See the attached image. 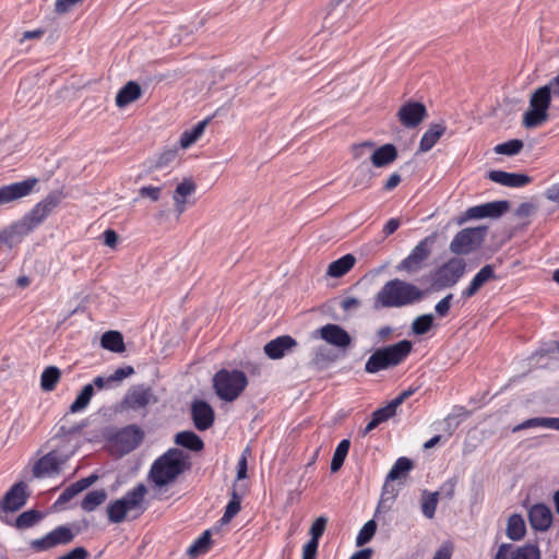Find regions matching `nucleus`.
Returning <instances> with one entry per match:
<instances>
[{
    "label": "nucleus",
    "instance_id": "obj_1",
    "mask_svg": "<svg viewBox=\"0 0 559 559\" xmlns=\"http://www.w3.org/2000/svg\"><path fill=\"white\" fill-rule=\"evenodd\" d=\"M424 292L416 285L400 278L388 281L373 299L376 310L382 308H402L420 301Z\"/></svg>",
    "mask_w": 559,
    "mask_h": 559
},
{
    "label": "nucleus",
    "instance_id": "obj_2",
    "mask_svg": "<svg viewBox=\"0 0 559 559\" xmlns=\"http://www.w3.org/2000/svg\"><path fill=\"white\" fill-rule=\"evenodd\" d=\"M190 466L189 456L183 451L170 448L153 462L148 472V479L156 487L162 488L174 483Z\"/></svg>",
    "mask_w": 559,
    "mask_h": 559
},
{
    "label": "nucleus",
    "instance_id": "obj_3",
    "mask_svg": "<svg viewBox=\"0 0 559 559\" xmlns=\"http://www.w3.org/2000/svg\"><path fill=\"white\" fill-rule=\"evenodd\" d=\"M413 349V343L402 340L395 344L376 349L365 365V371L377 373L403 362Z\"/></svg>",
    "mask_w": 559,
    "mask_h": 559
},
{
    "label": "nucleus",
    "instance_id": "obj_4",
    "mask_svg": "<svg viewBox=\"0 0 559 559\" xmlns=\"http://www.w3.org/2000/svg\"><path fill=\"white\" fill-rule=\"evenodd\" d=\"M146 493V486L140 483L133 489L127 491L122 498L111 501L107 506L109 522L114 524L123 522L127 513L132 510H139L141 514L145 510L143 501Z\"/></svg>",
    "mask_w": 559,
    "mask_h": 559
},
{
    "label": "nucleus",
    "instance_id": "obj_5",
    "mask_svg": "<svg viewBox=\"0 0 559 559\" xmlns=\"http://www.w3.org/2000/svg\"><path fill=\"white\" fill-rule=\"evenodd\" d=\"M248 385L243 371L221 369L213 378V386L217 396L226 402L235 401Z\"/></svg>",
    "mask_w": 559,
    "mask_h": 559
},
{
    "label": "nucleus",
    "instance_id": "obj_6",
    "mask_svg": "<svg viewBox=\"0 0 559 559\" xmlns=\"http://www.w3.org/2000/svg\"><path fill=\"white\" fill-rule=\"evenodd\" d=\"M554 95L551 84L538 87L531 96L530 108L523 116V124L526 128H536L548 120V108Z\"/></svg>",
    "mask_w": 559,
    "mask_h": 559
},
{
    "label": "nucleus",
    "instance_id": "obj_7",
    "mask_svg": "<svg viewBox=\"0 0 559 559\" xmlns=\"http://www.w3.org/2000/svg\"><path fill=\"white\" fill-rule=\"evenodd\" d=\"M64 194L60 190L49 192L38 202L20 222V226L26 231L37 228L61 203Z\"/></svg>",
    "mask_w": 559,
    "mask_h": 559
},
{
    "label": "nucleus",
    "instance_id": "obj_8",
    "mask_svg": "<svg viewBox=\"0 0 559 559\" xmlns=\"http://www.w3.org/2000/svg\"><path fill=\"white\" fill-rule=\"evenodd\" d=\"M465 271L466 262L462 258H451L431 272V285L435 290L453 287Z\"/></svg>",
    "mask_w": 559,
    "mask_h": 559
},
{
    "label": "nucleus",
    "instance_id": "obj_9",
    "mask_svg": "<svg viewBox=\"0 0 559 559\" xmlns=\"http://www.w3.org/2000/svg\"><path fill=\"white\" fill-rule=\"evenodd\" d=\"M435 240V235H430L421 239L412 249L411 253L396 265V270L399 272L415 274L425 269L428 265V260L431 255Z\"/></svg>",
    "mask_w": 559,
    "mask_h": 559
},
{
    "label": "nucleus",
    "instance_id": "obj_10",
    "mask_svg": "<svg viewBox=\"0 0 559 559\" xmlns=\"http://www.w3.org/2000/svg\"><path fill=\"white\" fill-rule=\"evenodd\" d=\"M488 228L486 226L467 227L453 237L450 251L457 255H466L479 249L485 241Z\"/></svg>",
    "mask_w": 559,
    "mask_h": 559
},
{
    "label": "nucleus",
    "instance_id": "obj_11",
    "mask_svg": "<svg viewBox=\"0 0 559 559\" xmlns=\"http://www.w3.org/2000/svg\"><path fill=\"white\" fill-rule=\"evenodd\" d=\"M144 430L135 424L128 425L108 435V440L115 443L122 453H130L136 449L144 439Z\"/></svg>",
    "mask_w": 559,
    "mask_h": 559
},
{
    "label": "nucleus",
    "instance_id": "obj_12",
    "mask_svg": "<svg viewBox=\"0 0 559 559\" xmlns=\"http://www.w3.org/2000/svg\"><path fill=\"white\" fill-rule=\"evenodd\" d=\"M75 537V533L66 525H60L46 534L44 537L31 542L35 551H45L59 545H68Z\"/></svg>",
    "mask_w": 559,
    "mask_h": 559
},
{
    "label": "nucleus",
    "instance_id": "obj_13",
    "mask_svg": "<svg viewBox=\"0 0 559 559\" xmlns=\"http://www.w3.org/2000/svg\"><path fill=\"white\" fill-rule=\"evenodd\" d=\"M68 456H60L57 450H51L33 465L32 472L35 478H45L58 475Z\"/></svg>",
    "mask_w": 559,
    "mask_h": 559
},
{
    "label": "nucleus",
    "instance_id": "obj_14",
    "mask_svg": "<svg viewBox=\"0 0 559 559\" xmlns=\"http://www.w3.org/2000/svg\"><path fill=\"white\" fill-rule=\"evenodd\" d=\"M510 209V202L507 200L492 201L480 205L472 206L466 210L462 222L467 219H479L485 217L497 218L502 216Z\"/></svg>",
    "mask_w": 559,
    "mask_h": 559
},
{
    "label": "nucleus",
    "instance_id": "obj_15",
    "mask_svg": "<svg viewBox=\"0 0 559 559\" xmlns=\"http://www.w3.org/2000/svg\"><path fill=\"white\" fill-rule=\"evenodd\" d=\"M157 402L158 399L154 394L152 388L145 384L131 386L123 399V403L127 405V407L133 411H139L150 404H155Z\"/></svg>",
    "mask_w": 559,
    "mask_h": 559
},
{
    "label": "nucleus",
    "instance_id": "obj_16",
    "mask_svg": "<svg viewBox=\"0 0 559 559\" xmlns=\"http://www.w3.org/2000/svg\"><path fill=\"white\" fill-rule=\"evenodd\" d=\"M493 559H540L537 544L527 543L515 547L513 544H501Z\"/></svg>",
    "mask_w": 559,
    "mask_h": 559
},
{
    "label": "nucleus",
    "instance_id": "obj_17",
    "mask_svg": "<svg viewBox=\"0 0 559 559\" xmlns=\"http://www.w3.org/2000/svg\"><path fill=\"white\" fill-rule=\"evenodd\" d=\"M37 183L38 179L32 177L20 182L2 186L0 188V205L8 204L31 194Z\"/></svg>",
    "mask_w": 559,
    "mask_h": 559
},
{
    "label": "nucleus",
    "instance_id": "obj_18",
    "mask_svg": "<svg viewBox=\"0 0 559 559\" xmlns=\"http://www.w3.org/2000/svg\"><path fill=\"white\" fill-rule=\"evenodd\" d=\"M427 117V108L423 103L408 100L397 111L400 122L408 128H416Z\"/></svg>",
    "mask_w": 559,
    "mask_h": 559
},
{
    "label": "nucleus",
    "instance_id": "obj_19",
    "mask_svg": "<svg viewBox=\"0 0 559 559\" xmlns=\"http://www.w3.org/2000/svg\"><path fill=\"white\" fill-rule=\"evenodd\" d=\"M190 412L193 425L199 431H205L213 426L215 412L206 401L194 400L191 403Z\"/></svg>",
    "mask_w": 559,
    "mask_h": 559
},
{
    "label": "nucleus",
    "instance_id": "obj_20",
    "mask_svg": "<svg viewBox=\"0 0 559 559\" xmlns=\"http://www.w3.org/2000/svg\"><path fill=\"white\" fill-rule=\"evenodd\" d=\"M27 485L24 481L14 484L0 500V509L5 512H15L23 508L27 501Z\"/></svg>",
    "mask_w": 559,
    "mask_h": 559
},
{
    "label": "nucleus",
    "instance_id": "obj_21",
    "mask_svg": "<svg viewBox=\"0 0 559 559\" xmlns=\"http://www.w3.org/2000/svg\"><path fill=\"white\" fill-rule=\"evenodd\" d=\"M554 521L550 508L545 503H535L528 510V522L531 527L537 532L548 531Z\"/></svg>",
    "mask_w": 559,
    "mask_h": 559
},
{
    "label": "nucleus",
    "instance_id": "obj_22",
    "mask_svg": "<svg viewBox=\"0 0 559 559\" xmlns=\"http://www.w3.org/2000/svg\"><path fill=\"white\" fill-rule=\"evenodd\" d=\"M328 518L319 516L311 524L309 534L310 539L305 544L302 548V559H317L319 540L322 537L326 528Z\"/></svg>",
    "mask_w": 559,
    "mask_h": 559
},
{
    "label": "nucleus",
    "instance_id": "obj_23",
    "mask_svg": "<svg viewBox=\"0 0 559 559\" xmlns=\"http://www.w3.org/2000/svg\"><path fill=\"white\" fill-rule=\"evenodd\" d=\"M319 332L322 340L338 348H346L352 343V337L348 332L338 324H325Z\"/></svg>",
    "mask_w": 559,
    "mask_h": 559
},
{
    "label": "nucleus",
    "instance_id": "obj_24",
    "mask_svg": "<svg viewBox=\"0 0 559 559\" xmlns=\"http://www.w3.org/2000/svg\"><path fill=\"white\" fill-rule=\"evenodd\" d=\"M487 177L496 183L510 188L524 187L533 180L532 177L525 174L508 173L503 170H490Z\"/></svg>",
    "mask_w": 559,
    "mask_h": 559
},
{
    "label": "nucleus",
    "instance_id": "obj_25",
    "mask_svg": "<svg viewBox=\"0 0 559 559\" xmlns=\"http://www.w3.org/2000/svg\"><path fill=\"white\" fill-rule=\"evenodd\" d=\"M495 267L491 264L484 265L473 277L469 285L462 290V298L468 299L475 296L478 290L489 281L497 280Z\"/></svg>",
    "mask_w": 559,
    "mask_h": 559
},
{
    "label": "nucleus",
    "instance_id": "obj_26",
    "mask_svg": "<svg viewBox=\"0 0 559 559\" xmlns=\"http://www.w3.org/2000/svg\"><path fill=\"white\" fill-rule=\"evenodd\" d=\"M297 342L290 335L278 336L264 345V353L271 359H281L285 354L294 348Z\"/></svg>",
    "mask_w": 559,
    "mask_h": 559
},
{
    "label": "nucleus",
    "instance_id": "obj_27",
    "mask_svg": "<svg viewBox=\"0 0 559 559\" xmlns=\"http://www.w3.org/2000/svg\"><path fill=\"white\" fill-rule=\"evenodd\" d=\"M142 88L135 81H129L124 84L116 95V106L124 108L131 103L138 100L142 96Z\"/></svg>",
    "mask_w": 559,
    "mask_h": 559
},
{
    "label": "nucleus",
    "instance_id": "obj_28",
    "mask_svg": "<svg viewBox=\"0 0 559 559\" xmlns=\"http://www.w3.org/2000/svg\"><path fill=\"white\" fill-rule=\"evenodd\" d=\"M445 130L447 127L444 122L431 123L420 139L417 153H426L430 151L444 134Z\"/></svg>",
    "mask_w": 559,
    "mask_h": 559
},
{
    "label": "nucleus",
    "instance_id": "obj_29",
    "mask_svg": "<svg viewBox=\"0 0 559 559\" xmlns=\"http://www.w3.org/2000/svg\"><path fill=\"white\" fill-rule=\"evenodd\" d=\"M397 148L395 145L388 143L373 150L370 160L374 167L381 168L390 165L397 158Z\"/></svg>",
    "mask_w": 559,
    "mask_h": 559
},
{
    "label": "nucleus",
    "instance_id": "obj_30",
    "mask_svg": "<svg viewBox=\"0 0 559 559\" xmlns=\"http://www.w3.org/2000/svg\"><path fill=\"white\" fill-rule=\"evenodd\" d=\"M356 258L352 253H347L329 264L326 274L331 277H342L348 273L355 265Z\"/></svg>",
    "mask_w": 559,
    "mask_h": 559
},
{
    "label": "nucleus",
    "instance_id": "obj_31",
    "mask_svg": "<svg viewBox=\"0 0 559 559\" xmlns=\"http://www.w3.org/2000/svg\"><path fill=\"white\" fill-rule=\"evenodd\" d=\"M536 427L559 430V417H533L515 425L512 428V432H519L521 430Z\"/></svg>",
    "mask_w": 559,
    "mask_h": 559
},
{
    "label": "nucleus",
    "instance_id": "obj_32",
    "mask_svg": "<svg viewBox=\"0 0 559 559\" xmlns=\"http://www.w3.org/2000/svg\"><path fill=\"white\" fill-rule=\"evenodd\" d=\"M175 443L190 451L199 452L204 449V442L195 432L183 430L175 436Z\"/></svg>",
    "mask_w": 559,
    "mask_h": 559
},
{
    "label": "nucleus",
    "instance_id": "obj_33",
    "mask_svg": "<svg viewBox=\"0 0 559 559\" xmlns=\"http://www.w3.org/2000/svg\"><path fill=\"white\" fill-rule=\"evenodd\" d=\"M392 480L384 481L380 500L377 506L376 515L381 512H388L392 509L393 503L399 495V489L391 484Z\"/></svg>",
    "mask_w": 559,
    "mask_h": 559
},
{
    "label": "nucleus",
    "instance_id": "obj_34",
    "mask_svg": "<svg viewBox=\"0 0 559 559\" xmlns=\"http://www.w3.org/2000/svg\"><path fill=\"white\" fill-rule=\"evenodd\" d=\"M526 525L521 514L513 513L509 516L506 534L511 540H520L525 536Z\"/></svg>",
    "mask_w": 559,
    "mask_h": 559
},
{
    "label": "nucleus",
    "instance_id": "obj_35",
    "mask_svg": "<svg viewBox=\"0 0 559 559\" xmlns=\"http://www.w3.org/2000/svg\"><path fill=\"white\" fill-rule=\"evenodd\" d=\"M100 345L112 353H122L126 349L123 336L118 331H107L102 335Z\"/></svg>",
    "mask_w": 559,
    "mask_h": 559
},
{
    "label": "nucleus",
    "instance_id": "obj_36",
    "mask_svg": "<svg viewBox=\"0 0 559 559\" xmlns=\"http://www.w3.org/2000/svg\"><path fill=\"white\" fill-rule=\"evenodd\" d=\"M61 378V371L56 366H48L40 376V388L45 392H51L56 389Z\"/></svg>",
    "mask_w": 559,
    "mask_h": 559
},
{
    "label": "nucleus",
    "instance_id": "obj_37",
    "mask_svg": "<svg viewBox=\"0 0 559 559\" xmlns=\"http://www.w3.org/2000/svg\"><path fill=\"white\" fill-rule=\"evenodd\" d=\"M413 467L414 463L411 459L405 456L399 457L388 473L386 480H399L404 478L413 469Z\"/></svg>",
    "mask_w": 559,
    "mask_h": 559
},
{
    "label": "nucleus",
    "instance_id": "obj_38",
    "mask_svg": "<svg viewBox=\"0 0 559 559\" xmlns=\"http://www.w3.org/2000/svg\"><path fill=\"white\" fill-rule=\"evenodd\" d=\"M177 155L178 150L176 147L164 150L156 157L148 160V171L158 170L168 166L176 159Z\"/></svg>",
    "mask_w": 559,
    "mask_h": 559
},
{
    "label": "nucleus",
    "instance_id": "obj_39",
    "mask_svg": "<svg viewBox=\"0 0 559 559\" xmlns=\"http://www.w3.org/2000/svg\"><path fill=\"white\" fill-rule=\"evenodd\" d=\"M211 118H206L198 122L190 130H186L180 138V145L183 148L191 146L203 134L205 127L210 122Z\"/></svg>",
    "mask_w": 559,
    "mask_h": 559
},
{
    "label": "nucleus",
    "instance_id": "obj_40",
    "mask_svg": "<svg viewBox=\"0 0 559 559\" xmlns=\"http://www.w3.org/2000/svg\"><path fill=\"white\" fill-rule=\"evenodd\" d=\"M107 499V492L105 489H98L90 491L85 495L81 501V508L86 512L94 511L97 507L103 504Z\"/></svg>",
    "mask_w": 559,
    "mask_h": 559
},
{
    "label": "nucleus",
    "instance_id": "obj_41",
    "mask_svg": "<svg viewBox=\"0 0 559 559\" xmlns=\"http://www.w3.org/2000/svg\"><path fill=\"white\" fill-rule=\"evenodd\" d=\"M349 448L350 441L348 439H343L337 444L330 465V469L332 473H336L341 469L348 454Z\"/></svg>",
    "mask_w": 559,
    "mask_h": 559
},
{
    "label": "nucleus",
    "instance_id": "obj_42",
    "mask_svg": "<svg viewBox=\"0 0 559 559\" xmlns=\"http://www.w3.org/2000/svg\"><path fill=\"white\" fill-rule=\"evenodd\" d=\"M44 518L43 513L37 510H28L21 513L15 520V526L19 530L33 527Z\"/></svg>",
    "mask_w": 559,
    "mask_h": 559
},
{
    "label": "nucleus",
    "instance_id": "obj_43",
    "mask_svg": "<svg viewBox=\"0 0 559 559\" xmlns=\"http://www.w3.org/2000/svg\"><path fill=\"white\" fill-rule=\"evenodd\" d=\"M438 496L439 492H428L425 490L421 496V512L427 519H432L436 514L437 506H438Z\"/></svg>",
    "mask_w": 559,
    "mask_h": 559
},
{
    "label": "nucleus",
    "instance_id": "obj_44",
    "mask_svg": "<svg viewBox=\"0 0 559 559\" xmlns=\"http://www.w3.org/2000/svg\"><path fill=\"white\" fill-rule=\"evenodd\" d=\"M93 395H94L93 384L84 385L83 389L81 390V392L78 394L74 402L71 404L70 412L78 413V412L84 409L85 407H87Z\"/></svg>",
    "mask_w": 559,
    "mask_h": 559
},
{
    "label": "nucleus",
    "instance_id": "obj_45",
    "mask_svg": "<svg viewBox=\"0 0 559 559\" xmlns=\"http://www.w3.org/2000/svg\"><path fill=\"white\" fill-rule=\"evenodd\" d=\"M241 509V496L234 488L231 491V499L225 508V512L221 519L223 524L229 523Z\"/></svg>",
    "mask_w": 559,
    "mask_h": 559
},
{
    "label": "nucleus",
    "instance_id": "obj_46",
    "mask_svg": "<svg viewBox=\"0 0 559 559\" xmlns=\"http://www.w3.org/2000/svg\"><path fill=\"white\" fill-rule=\"evenodd\" d=\"M373 173L368 167L367 162H362L356 169L354 187L367 189L371 186Z\"/></svg>",
    "mask_w": 559,
    "mask_h": 559
},
{
    "label": "nucleus",
    "instance_id": "obj_47",
    "mask_svg": "<svg viewBox=\"0 0 559 559\" xmlns=\"http://www.w3.org/2000/svg\"><path fill=\"white\" fill-rule=\"evenodd\" d=\"M524 146V143L522 140L513 139L509 140L507 142L497 144L493 147L495 153L500 155H507V156H514L519 154Z\"/></svg>",
    "mask_w": 559,
    "mask_h": 559
},
{
    "label": "nucleus",
    "instance_id": "obj_48",
    "mask_svg": "<svg viewBox=\"0 0 559 559\" xmlns=\"http://www.w3.org/2000/svg\"><path fill=\"white\" fill-rule=\"evenodd\" d=\"M211 544V533L205 531L194 543L188 548L187 554L191 557H197L207 551Z\"/></svg>",
    "mask_w": 559,
    "mask_h": 559
},
{
    "label": "nucleus",
    "instance_id": "obj_49",
    "mask_svg": "<svg viewBox=\"0 0 559 559\" xmlns=\"http://www.w3.org/2000/svg\"><path fill=\"white\" fill-rule=\"evenodd\" d=\"M433 325V316L430 313L417 317L412 323V331L415 335H424L430 331Z\"/></svg>",
    "mask_w": 559,
    "mask_h": 559
},
{
    "label": "nucleus",
    "instance_id": "obj_50",
    "mask_svg": "<svg viewBox=\"0 0 559 559\" xmlns=\"http://www.w3.org/2000/svg\"><path fill=\"white\" fill-rule=\"evenodd\" d=\"M377 531V523L374 520H369L364 524V526L360 528L357 537H356V545L358 547H361L369 543L372 537L374 536Z\"/></svg>",
    "mask_w": 559,
    "mask_h": 559
},
{
    "label": "nucleus",
    "instance_id": "obj_51",
    "mask_svg": "<svg viewBox=\"0 0 559 559\" xmlns=\"http://www.w3.org/2000/svg\"><path fill=\"white\" fill-rule=\"evenodd\" d=\"M195 190L197 185L192 179H183V181L176 187L173 199L186 200V198L194 193Z\"/></svg>",
    "mask_w": 559,
    "mask_h": 559
},
{
    "label": "nucleus",
    "instance_id": "obj_52",
    "mask_svg": "<svg viewBox=\"0 0 559 559\" xmlns=\"http://www.w3.org/2000/svg\"><path fill=\"white\" fill-rule=\"evenodd\" d=\"M395 413H396V408H395L394 404H392V402H390L388 405L376 409L371 416L374 419H377V421L379 424H382V423L389 420L390 418H392L395 415Z\"/></svg>",
    "mask_w": 559,
    "mask_h": 559
},
{
    "label": "nucleus",
    "instance_id": "obj_53",
    "mask_svg": "<svg viewBox=\"0 0 559 559\" xmlns=\"http://www.w3.org/2000/svg\"><path fill=\"white\" fill-rule=\"evenodd\" d=\"M81 491L76 487L75 483L71 484L69 487H67L62 493L58 497L56 502L53 503V507H58L61 504H64L72 500L76 495H79Z\"/></svg>",
    "mask_w": 559,
    "mask_h": 559
},
{
    "label": "nucleus",
    "instance_id": "obj_54",
    "mask_svg": "<svg viewBox=\"0 0 559 559\" xmlns=\"http://www.w3.org/2000/svg\"><path fill=\"white\" fill-rule=\"evenodd\" d=\"M453 294H448L435 306V311L439 317L444 318L449 314Z\"/></svg>",
    "mask_w": 559,
    "mask_h": 559
},
{
    "label": "nucleus",
    "instance_id": "obj_55",
    "mask_svg": "<svg viewBox=\"0 0 559 559\" xmlns=\"http://www.w3.org/2000/svg\"><path fill=\"white\" fill-rule=\"evenodd\" d=\"M86 427V423L82 421L72 426L60 425L57 436L67 437L80 433Z\"/></svg>",
    "mask_w": 559,
    "mask_h": 559
},
{
    "label": "nucleus",
    "instance_id": "obj_56",
    "mask_svg": "<svg viewBox=\"0 0 559 559\" xmlns=\"http://www.w3.org/2000/svg\"><path fill=\"white\" fill-rule=\"evenodd\" d=\"M162 187L144 186L140 188L139 195L141 198H148L153 202H156L160 198Z\"/></svg>",
    "mask_w": 559,
    "mask_h": 559
},
{
    "label": "nucleus",
    "instance_id": "obj_57",
    "mask_svg": "<svg viewBox=\"0 0 559 559\" xmlns=\"http://www.w3.org/2000/svg\"><path fill=\"white\" fill-rule=\"evenodd\" d=\"M133 373H134V369L132 366L121 367V368H118L117 370H115V372L109 376V381H111V383L120 382L124 378H127Z\"/></svg>",
    "mask_w": 559,
    "mask_h": 559
},
{
    "label": "nucleus",
    "instance_id": "obj_58",
    "mask_svg": "<svg viewBox=\"0 0 559 559\" xmlns=\"http://www.w3.org/2000/svg\"><path fill=\"white\" fill-rule=\"evenodd\" d=\"M247 453H249V448H247L243 453L241 454L240 459L238 460L237 464V479H245L247 477Z\"/></svg>",
    "mask_w": 559,
    "mask_h": 559
},
{
    "label": "nucleus",
    "instance_id": "obj_59",
    "mask_svg": "<svg viewBox=\"0 0 559 559\" xmlns=\"http://www.w3.org/2000/svg\"><path fill=\"white\" fill-rule=\"evenodd\" d=\"M88 555V551L84 547H75L58 559H86Z\"/></svg>",
    "mask_w": 559,
    "mask_h": 559
},
{
    "label": "nucleus",
    "instance_id": "obj_60",
    "mask_svg": "<svg viewBox=\"0 0 559 559\" xmlns=\"http://www.w3.org/2000/svg\"><path fill=\"white\" fill-rule=\"evenodd\" d=\"M83 0H57L55 4V10L58 13H67L73 5Z\"/></svg>",
    "mask_w": 559,
    "mask_h": 559
},
{
    "label": "nucleus",
    "instance_id": "obj_61",
    "mask_svg": "<svg viewBox=\"0 0 559 559\" xmlns=\"http://www.w3.org/2000/svg\"><path fill=\"white\" fill-rule=\"evenodd\" d=\"M104 243L110 248H115L118 243V234L114 229H106L103 235Z\"/></svg>",
    "mask_w": 559,
    "mask_h": 559
},
{
    "label": "nucleus",
    "instance_id": "obj_62",
    "mask_svg": "<svg viewBox=\"0 0 559 559\" xmlns=\"http://www.w3.org/2000/svg\"><path fill=\"white\" fill-rule=\"evenodd\" d=\"M402 181L401 175L397 173H393L389 179L385 181L383 186L384 191H392L395 189Z\"/></svg>",
    "mask_w": 559,
    "mask_h": 559
},
{
    "label": "nucleus",
    "instance_id": "obj_63",
    "mask_svg": "<svg viewBox=\"0 0 559 559\" xmlns=\"http://www.w3.org/2000/svg\"><path fill=\"white\" fill-rule=\"evenodd\" d=\"M452 547L442 545L433 555L432 559H451Z\"/></svg>",
    "mask_w": 559,
    "mask_h": 559
},
{
    "label": "nucleus",
    "instance_id": "obj_64",
    "mask_svg": "<svg viewBox=\"0 0 559 559\" xmlns=\"http://www.w3.org/2000/svg\"><path fill=\"white\" fill-rule=\"evenodd\" d=\"M545 197L548 200L559 204V182L549 187L545 192Z\"/></svg>",
    "mask_w": 559,
    "mask_h": 559
}]
</instances>
